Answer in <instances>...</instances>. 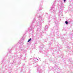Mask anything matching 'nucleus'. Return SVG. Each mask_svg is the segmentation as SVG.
I'll list each match as a JSON object with an SVG mask.
<instances>
[{
    "instance_id": "1",
    "label": "nucleus",
    "mask_w": 73,
    "mask_h": 73,
    "mask_svg": "<svg viewBox=\"0 0 73 73\" xmlns=\"http://www.w3.org/2000/svg\"><path fill=\"white\" fill-rule=\"evenodd\" d=\"M31 40V38H30V39L28 40V41H27V42H29V41H30Z\"/></svg>"
},
{
    "instance_id": "2",
    "label": "nucleus",
    "mask_w": 73,
    "mask_h": 73,
    "mask_svg": "<svg viewBox=\"0 0 73 73\" xmlns=\"http://www.w3.org/2000/svg\"><path fill=\"white\" fill-rule=\"evenodd\" d=\"M65 23L66 24H68V21H65Z\"/></svg>"
},
{
    "instance_id": "3",
    "label": "nucleus",
    "mask_w": 73,
    "mask_h": 73,
    "mask_svg": "<svg viewBox=\"0 0 73 73\" xmlns=\"http://www.w3.org/2000/svg\"><path fill=\"white\" fill-rule=\"evenodd\" d=\"M65 1H66V0H64V2H65Z\"/></svg>"
}]
</instances>
